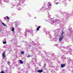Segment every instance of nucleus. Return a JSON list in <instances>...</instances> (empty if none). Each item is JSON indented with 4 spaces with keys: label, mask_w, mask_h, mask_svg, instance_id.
I'll list each match as a JSON object with an SVG mask.
<instances>
[{
    "label": "nucleus",
    "mask_w": 73,
    "mask_h": 73,
    "mask_svg": "<svg viewBox=\"0 0 73 73\" xmlns=\"http://www.w3.org/2000/svg\"><path fill=\"white\" fill-rule=\"evenodd\" d=\"M64 33H65L64 32V31H62V33L61 34V35L60 36L59 38V42H61V41H62V39H63V38H64V36H63V35H64Z\"/></svg>",
    "instance_id": "obj_1"
},
{
    "label": "nucleus",
    "mask_w": 73,
    "mask_h": 73,
    "mask_svg": "<svg viewBox=\"0 0 73 73\" xmlns=\"http://www.w3.org/2000/svg\"><path fill=\"white\" fill-rule=\"evenodd\" d=\"M37 72H38V73H42V72H43V70L42 69L41 70H38Z\"/></svg>",
    "instance_id": "obj_2"
},
{
    "label": "nucleus",
    "mask_w": 73,
    "mask_h": 73,
    "mask_svg": "<svg viewBox=\"0 0 73 73\" xmlns=\"http://www.w3.org/2000/svg\"><path fill=\"white\" fill-rule=\"evenodd\" d=\"M5 51L3 52L2 54V55L3 56V57H6V56L5 55Z\"/></svg>",
    "instance_id": "obj_3"
},
{
    "label": "nucleus",
    "mask_w": 73,
    "mask_h": 73,
    "mask_svg": "<svg viewBox=\"0 0 73 73\" xmlns=\"http://www.w3.org/2000/svg\"><path fill=\"white\" fill-rule=\"evenodd\" d=\"M65 66V64H61V68H64Z\"/></svg>",
    "instance_id": "obj_4"
},
{
    "label": "nucleus",
    "mask_w": 73,
    "mask_h": 73,
    "mask_svg": "<svg viewBox=\"0 0 73 73\" xmlns=\"http://www.w3.org/2000/svg\"><path fill=\"white\" fill-rule=\"evenodd\" d=\"M41 28V27L40 26H39L38 27L37 29H36V30L37 31H38L39 30V29Z\"/></svg>",
    "instance_id": "obj_5"
},
{
    "label": "nucleus",
    "mask_w": 73,
    "mask_h": 73,
    "mask_svg": "<svg viewBox=\"0 0 73 73\" xmlns=\"http://www.w3.org/2000/svg\"><path fill=\"white\" fill-rule=\"evenodd\" d=\"M14 30H15V28L13 27H12V29L11 30V31H12V32H14Z\"/></svg>",
    "instance_id": "obj_6"
},
{
    "label": "nucleus",
    "mask_w": 73,
    "mask_h": 73,
    "mask_svg": "<svg viewBox=\"0 0 73 73\" xmlns=\"http://www.w3.org/2000/svg\"><path fill=\"white\" fill-rule=\"evenodd\" d=\"M19 61L21 63V64H23V62L22 61V60H19Z\"/></svg>",
    "instance_id": "obj_7"
},
{
    "label": "nucleus",
    "mask_w": 73,
    "mask_h": 73,
    "mask_svg": "<svg viewBox=\"0 0 73 73\" xmlns=\"http://www.w3.org/2000/svg\"><path fill=\"white\" fill-rule=\"evenodd\" d=\"M53 23H56V20H53Z\"/></svg>",
    "instance_id": "obj_8"
},
{
    "label": "nucleus",
    "mask_w": 73,
    "mask_h": 73,
    "mask_svg": "<svg viewBox=\"0 0 73 73\" xmlns=\"http://www.w3.org/2000/svg\"><path fill=\"white\" fill-rule=\"evenodd\" d=\"M3 44H7V42H6V41H4L3 42Z\"/></svg>",
    "instance_id": "obj_9"
},
{
    "label": "nucleus",
    "mask_w": 73,
    "mask_h": 73,
    "mask_svg": "<svg viewBox=\"0 0 73 73\" xmlns=\"http://www.w3.org/2000/svg\"><path fill=\"white\" fill-rule=\"evenodd\" d=\"M21 54H24V52L23 51H21Z\"/></svg>",
    "instance_id": "obj_10"
},
{
    "label": "nucleus",
    "mask_w": 73,
    "mask_h": 73,
    "mask_svg": "<svg viewBox=\"0 0 73 73\" xmlns=\"http://www.w3.org/2000/svg\"><path fill=\"white\" fill-rule=\"evenodd\" d=\"M6 18H7L8 20H9V17H8V16H7V17H6Z\"/></svg>",
    "instance_id": "obj_11"
},
{
    "label": "nucleus",
    "mask_w": 73,
    "mask_h": 73,
    "mask_svg": "<svg viewBox=\"0 0 73 73\" xmlns=\"http://www.w3.org/2000/svg\"><path fill=\"white\" fill-rule=\"evenodd\" d=\"M2 24L3 25H4V26H6V25H5V24H4V23H2Z\"/></svg>",
    "instance_id": "obj_12"
},
{
    "label": "nucleus",
    "mask_w": 73,
    "mask_h": 73,
    "mask_svg": "<svg viewBox=\"0 0 73 73\" xmlns=\"http://www.w3.org/2000/svg\"><path fill=\"white\" fill-rule=\"evenodd\" d=\"M28 57H32V56L30 55H28Z\"/></svg>",
    "instance_id": "obj_13"
},
{
    "label": "nucleus",
    "mask_w": 73,
    "mask_h": 73,
    "mask_svg": "<svg viewBox=\"0 0 73 73\" xmlns=\"http://www.w3.org/2000/svg\"><path fill=\"white\" fill-rule=\"evenodd\" d=\"M0 73H5V72H4V71H2Z\"/></svg>",
    "instance_id": "obj_14"
},
{
    "label": "nucleus",
    "mask_w": 73,
    "mask_h": 73,
    "mask_svg": "<svg viewBox=\"0 0 73 73\" xmlns=\"http://www.w3.org/2000/svg\"><path fill=\"white\" fill-rule=\"evenodd\" d=\"M6 18H7V17H4V19H5V20H6Z\"/></svg>",
    "instance_id": "obj_15"
},
{
    "label": "nucleus",
    "mask_w": 73,
    "mask_h": 73,
    "mask_svg": "<svg viewBox=\"0 0 73 73\" xmlns=\"http://www.w3.org/2000/svg\"><path fill=\"white\" fill-rule=\"evenodd\" d=\"M7 64H9H9H10V62H7Z\"/></svg>",
    "instance_id": "obj_16"
},
{
    "label": "nucleus",
    "mask_w": 73,
    "mask_h": 73,
    "mask_svg": "<svg viewBox=\"0 0 73 73\" xmlns=\"http://www.w3.org/2000/svg\"><path fill=\"white\" fill-rule=\"evenodd\" d=\"M58 3H59L58 2H57L56 3V4H58Z\"/></svg>",
    "instance_id": "obj_17"
},
{
    "label": "nucleus",
    "mask_w": 73,
    "mask_h": 73,
    "mask_svg": "<svg viewBox=\"0 0 73 73\" xmlns=\"http://www.w3.org/2000/svg\"><path fill=\"white\" fill-rule=\"evenodd\" d=\"M20 1H22V0H20Z\"/></svg>",
    "instance_id": "obj_18"
},
{
    "label": "nucleus",
    "mask_w": 73,
    "mask_h": 73,
    "mask_svg": "<svg viewBox=\"0 0 73 73\" xmlns=\"http://www.w3.org/2000/svg\"><path fill=\"white\" fill-rule=\"evenodd\" d=\"M51 4H50L49 5V6H51Z\"/></svg>",
    "instance_id": "obj_19"
},
{
    "label": "nucleus",
    "mask_w": 73,
    "mask_h": 73,
    "mask_svg": "<svg viewBox=\"0 0 73 73\" xmlns=\"http://www.w3.org/2000/svg\"><path fill=\"white\" fill-rule=\"evenodd\" d=\"M0 31H1V30H0Z\"/></svg>",
    "instance_id": "obj_20"
},
{
    "label": "nucleus",
    "mask_w": 73,
    "mask_h": 73,
    "mask_svg": "<svg viewBox=\"0 0 73 73\" xmlns=\"http://www.w3.org/2000/svg\"><path fill=\"white\" fill-rule=\"evenodd\" d=\"M10 73H12L11 72Z\"/></svg>",
    "instance_id": "obj_21"
}]
</instances>
